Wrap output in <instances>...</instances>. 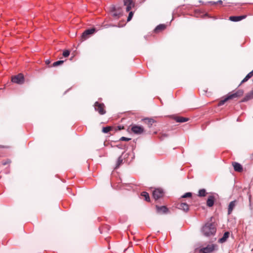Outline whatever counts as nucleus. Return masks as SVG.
I'll list each match as a JSON object with an SVG mask.
<instances>
[{
  "label": "nucleus",
  "mask_w": 253,
  "mask_h": 253,
  "mask_svg": "<svg viewBox=\"0 0 253 253\" xmlns=\"http://www.w3.org/2000/svg\"><path fill=\"white\" fill-rule=\"evenodd\" d=\"M94 106L95 110L100 115H104L105 114L106 111L105 110V105L103 103L96 102Z\"/></svg>",
  "instance_id": "7ed1b4c3"
},
{
  "label": "nucleus",
  "mask_w": 253,
  "mask_h": 253,
  "mask_svg": "<svg viewBox=\"0 0 253 253\" xmlns=\"http://www.w3.org/2000/svg\"><path fill=\"white\" fill-rule=\"evenodd\" d=\"M214 248L215 245H209L206 247L201 249L200 252L202 253H211L214 250Z\"/></svg>",
  "instance_id": "6e6552de"
},
{
  "label": "nucleus",
  "mask_w": 253,
  "mask_h": 253,
  "mask_svg": "<svg viewBox=\"0 0 253 253\" xmlns=\"http://www.w3.org/2000/svg\"><path fill=\"white\" fill-rule=\"evenodd\" d=\"M163 195V191L161 189H155L153 192V196L155 200L162 198Z\"/></svg>",
  "instance_id": "1a4fd4ad"
},
{
  "label": "nucleus",
  "mask_w": 253,
  "mask_h": 253,
  "mask_svg": "<svg viewBox=\"0 0 253 253\" xmlns=\"http://www.w3.org/2000/svg\"><path fill=\"white\" fill-rule=\"evenodd\" d=\"M235 203H236V201H234L231 202L229 203V206H228V214H230L231 213L234 208L235 206Z\"/></svg>",
  "instance_id": "aec40b11"
},
{
  "label": "nucleus",
  "mask_w": 253,
  "mask_h": 253,
  "mask_svg": "<svg viewBox=\"0 0 253 253\" xmlns=\"http://www.w3.org/2000/svg\"><path fill=\"white\" fill-rule=\"evenodd\" d=\"M253 76V70L250 72L246 77L242 81L241 83H244L247 82L249 79Z\"/></svg>",
  "instance_id": "4be33fe9"
},
{
  "label": "nucleus",
  "mask_w": 253,
  "mask_h": 253,
  "mask_svg": "<svg viewBox=\"0 0 253 253\" xmlns=\"http://www.w3.org/2000/svg\"><path fill=\"white\" fill-rule=\"evenodd\" d=\"M141 196L142 197H143L146 201H147V202L150 201V197H149V194L147 192H142L141 194Z\"/></svg>",
  "instance_id": "5701e85b"
},
{
  "label": "nucleus",
  "mask_w": 253,
  "mask_h": 253,
  "mask_svg": "<svg viewBox=\"0 0 253 253\" xmlns=\"http://www.w3.org/2000/svg\"><path fill=\"white\" fill-rule=\"evenodd\" d=\"M216 231L214 224L212 223H206L202 228V232L206 236L213 235Z\"/></svg>",
  "instance_id": "f257e3e1"
},
{
  "label": "nucleus",
  "mask_w": 253,
  "mask_h": 253,
  "mask_svg": "<svg viewBox=\"0 0 253 253\" xmlns=\"http://www.w3.org/2000/svg\"><path fill=\"white\" fill-rule=\"evenodd\" d=\"M178 208L185 211L189 210V206L185 203H181L177 205Z\"/></svg>",
  "instance_id": "dca6fc26"
},
{
  "label": "nucleus",
  "mask_w": 253,
  "mask_h": 253,
  "mask_svg": "<svg viewBox=\"0 0 253 253\" xmlns=\"http://www.w3.org/2000/svg\"><path fill=\"white\" fill-rule=\"evenodd\" d=\"M247 16L246 15H242V16H230L229 17V20L234 21V22H237L243 19H245Z\"/></svg>",
  "instance_id": "4468645a"
},
{
  "label": "nucleus",
  "mask_w": 253,
  "mask_h": 253,
  "mask_svg": "<svg viewBox=\"0 0 253 253\" xmlns=\"http://www.w3.org/2000/svg\"><path fill=\"white\" fill-rule=\"evenodd\" d=\"M112 127L108 126L106 127H104L102 128V132L106 133H108L109 131H110L111 130H112Z\"/></svg>",
  "instance_id": "bb28decb"
},
{
  "label": "nucleus",
  "mask_w": 253,
  "mask_h": 253,
  "mask_svg": "<svg viewBox=\"0 0 253 253\" xmlns=\"http://www.w3.org/2000/svg\"><path fill=\"white\" fill-rule=\"evenodd\" d=\"M168 136H169V135L167 133H164L162 132L160 133L159 137L160 138V139L164 140L166 138L168 137Z\"/></svg>",
  "instance_id": "393cba45"
},
{
  "label": "nucleus",
  "mask_w": 253,
  "mask_h": 253,
  "mask_svg": "<svg viewBox=\"0 0 253 253\" xmlns=\"http://www.w3.org/2000/svg\"><path fill=\"white\" fill-rule=\"evenodd\" d=\"M6 164H7V163H4L3 164V165H6Z\"/></svg>",
  "instance_id": "c9c22d12"
},
{
  "label": "nucleus",
  "mask_w": 253,
  "mask_h": 253,
  "mask_svg": "<svg viewBox=\"0 0 253 253\" xmlns=\"http://www.w3.org/2000/svg\"><path fill=\"white\" fill-rule=\"evenodd\" d=\"M222 3V1L221 0H218L217 2H214V3Z\"/></svg>",
  "instance_id": "72a5a7b5"
},
{
  "label": "nucleus",
  "mask_w": 253,
  "mask_h": 253,
  "mask_svg": "<svg viewBox=\"0 0 253 253\" xmlns=\"http://www.w3.org/2000/svg\"><path fill=\"white\" fill-rule=\"evenodd\" d=\"M112 16L115 18H119L122 15V9L120 8H112L111 11Z\"/></svg>",
  "instance_id": "423d86ee"
},
{
  "label": "nucleus",
  "mask_w": 253,
  "mask_h": 253,
  "mask_svg": "<svg viewBox=\"0 0 253 253\" xmlns=\"http://www.w3.org/2000/svg\"><path fill=\"white\" fill-rule=\"evenodd\" d=\"M244 91L243 90H238L236 92L228 95L224 99L220 100L218 103V106L223 105L227 101L235 98H238L243 95Z\"/></svg>",
  "instance_id": "f03ea898"
},
{
  "label": "nucleus",
  "mask_w": 253,
  "mask_h": 253,
  "mask_svg": "<svg viewBox=\"0 0 253 253\" xmlns=\"http://www.w3.org/2000/svg\"><path fill=\"white\" fill-rule=\"evenodd\" d=\"M173 119L176 122L178 123H184L189 120V118L183 117L181 116H174L172 117Z\"/></svg>",
  "instance_id": "9b49d317"
},
{
  "label": "nucleus",
  "mask_w": 253,
  "mask_h": 253,
  "mask_svg": "<svg viewBox=\"0 0 253 253\" xmlns=\"http://www.w3.org/2000/svg\"><path fill=\"white\" fill-rule=\"evenodd\" d=\"M95 31L96 29L95 28H91L85 30L81 37L82 41H84L87 39L90 35L94 34Z\"/></svg>",
  "instance_id": "20e7f679"
},
{
  "label": "nucleus",
  "mask_w": 253,
  "mask_h": 253,
  "mask_svg": "<svg viewBox=\"0 0 253 253\" xmlns=\"http://www.w3.org/2000/svg\"><path fill=\"white\" fill-rule=\"evenodd\" d=\"M133 12L130 11L129 13L128 16L127 17V21H129L131 19V18L133 16Z\"/></svg>",
  "instance_id": "2f4dec72"
},
{
  "label": "nucleus",
  "mask_w": 253,
  "mask_h": 253,
  "mask_svg": "<svg viewBox=\"0 0 253 253\" xmlns=\"http://www.w3.org/2000/svg\"><path fill=\"white\" fill-rule=\"evenodd\" d=\"M156 207L157 212L159 213H166L168 211V209L166 206H156Z\"/></svg>",
  "instance_id": "f8f14e48"
},
{
  "label": "nucleus",
  "mask_w": 253,
  "mask_h": 253,
  "mask_svg": "<svg viewBox=\"0 0 253 253\" xmlns=\"http://www.w3.org/2000/svg\"><path fill=\"white\" fill-rule=\"evenodd\" d=\"M166 28V25L165 24H160L156 27L155 29V32L156 33H159L164 30Z\"/></svg>",
  "instance_id": "6ab92c4d"
},
{
  "label": "nucleus",
  "mask_w": 253,
  "mask_h": 253,
  "mask_svg": "<svg viewBox=\"0 0 253 253\" xmlns=\"http://www.w3.org/2000/svg\"><path fill=\"white\" fill-rule=\"evenodd\" d=\"M229 234L230 233L229 232H225L223 237L219 239V242L221 243L225 242L227 240V238L229 237Z\"/></svg>",
  "instance_id": "412c9836"
},
{
  "label": "nucleus",
  "mask_w": 253,
  "mask_h": 253,
  "mask_svg": "<svg viewBox=\"0 0 253 253\" xmlns=\"http://www.w3.org/2000/svg\"><path fill=\"white\" fill-rule=\"evenodd\" d=\"M234 170L238 172H241L243 170V167L239 163L234 162L232 164Z\"/></svg>",
  "instance_id": "2eb2a0df"
},
{
  "label": "nucleus",
  "mask_w": 253,
  "mask_h": 253,
  "mask_svg": "<svg viewBox=\"0 0 253 253\" xmlns=\"http://www.w3.org/2000/svg\"><path fill=\"white\" fill-rule=\"evenodd\" d=\"M143 123L148 125L149 127H151L152 125L156 122V121L152 118H145L142 120Z\"/></svg>",
  "instance_id": "ddd939ff"
},
{
  "label": "nucleus",
  "mask_w": 253,
  "mask_h": 253,
  "mask_svg": "<svg viewBox=\"0 0 253 253\" xmlns=\"http://www.w3.org/2000/svg\"><path fill=\"white\" fill-rule=\"evenodd\" d=\"M70 54V51L68 50H65L63 52V56L67 57H68Z\"/></svg>",
  "instance_id": "7c9ffc66"
},
{
  "label": "nucleus",
  "mask_w": 253,
  "mask_h": 253,
  "mask_svg": "<svg viewBox=\"0 0 253 253\" xmlns=\"http://www.w3.org/2000/svg\"><path fill=\"white\" fill-rule=\"evenodd\" d=\"M252 98H253V90H252L249 93H248L241 101L245 102Z\"/></svg>",
  "instance_id": "a211bd4d"
},
{
  "label": "nucleus",
  "mask_w": 253,
  "mask_h": 253,
  "mask_svg": "<svg viewBox=\"0 0 253 253\" xmlns=\"http://www.w3.org/2000/svg\"><path fill=\"white\" fill-rule=\"evenodd\" d=\"M214 197L213 196H210L209 197L207 201V205L208 207H211L214 204Z\"/></svg>",
  "instance_id": "f3484780"
},
{
  "label": "nucleus",
  "mask_w": 253,
  "mask_h": 253,
  "mask_svg": "<svg viewBox=\"0 0 253 253\" xmlns=\"http://www.w3.org/2000/svg\"><path fill=\"white\" fill-rule=\"evenodd\" d=\"M131 131L135 134H141L144 131L143 127L137 125H133L131 128Z\"/></svg>",
  "instance_id": "0eeeda50"
},
{
  "label": "nucleus",
  "mask_w": 253,
  "mask_h": 253,
  "mask_svg": "<svg viewBox=\"0 0 253 253\" xmlns=\"http://www.w3.org/2000/svg\"><path fill=\"white\" fill-rule=\"evenodd\" d=\"M123 160L121 156L119 157L118 159V161H117V164H116V166L115 167V169H117L119 167V166L122 165V164L123 163Z\"/></svg>",
  "instance_id": "a878e982"
},
{
  "label": "nucleus",
  "mask_w": 253,
  "mask_h": 253,
  "mask_svg": "<svg viewBox=\"0 0 253 253\" xmlns=\"http://www.w3.org/2000/svg\"><path fill=\"white\" fill-rule=\"evenodd\" d=\"M45 62H46V63L47 64H49L50 61H49V60H46Z\"/></svg>",
  "instance_id": "f704fd0d"
},
{
  "label": "nucleus",
  "mask_w": 253,
  "mask_h": 253,
  "mask_svg": "<svg viewBox=\"0 0 253 253\" xmlns=\"http://www.w3.org/2000/svg\"><path fill=\"white\" fill-rule=\"evenodd\" d=\"M63 63H64V61L59 60V61L54 62L52 64V66L55 67V66H57L58 65H60L62 64Z\"/></svg>",
  "instance_id": "cd10ccee"
},
{
  "label": "nucleus",
  "mask_w": 253,
  "mask_h": 253,
  "mask_svg": "<svg viewBox=\"0 0 253 253\" xmlns=\"http://www.w3.org/2000/svg\"><path fill=\"white\" fill-rule=\"evenodd\" d=\"M118 130H122V129H124V127L123 126H118Z\"/></svg>",
  "instance_id": "473e14b6"
},
{
  "label": "nucleus",
  "mask_w": 253,
  "mask_h": 253,
  "mask_svg": "<svg viewBox=\"0 0 253 253\" xmlns=\"http://www.w3.org/2000/svg\"><path fill=\"white\" fill-rule=\"evenodd\" d=\"M11 81L18 84H22L24 82V78L22 74H19L17 76L13 77Z\"/></svg>",
  "instance_id": "39448f33"
},
{
  "label": "nucleus",
  "mask_w": 253,
  "mask_h": 253,
  "mask_svg": "<svg viewBox=\"0 0 253 253\" xmlns=\"http://www.w3.org/2000/svg\"><path fill=\"white\" fill-rule=\"evenodd\" d=\"M130 140H131L130 138H127L124 136H123L120 138V141H128Z\"/></svg>",
  "instance_id": "c756f323"
},
{
  "label": "nucleus",
  "mask_w": 253,
  "mask_h": 253,
  "mask_svg": "<svg viewBox=\"0 0 253 253\" xmlns=\"http://www.w3.org/2000/svg\"><path fill=\"white\" fill-rule=\"evenodd\" d=\"M124 4L126 6V11H129L134 6L132 0H124Z\"/></svg>",
  "instance_id": "9d476101"
},
{
  "label": "nucleus",
  "mask_w": 253,
  "mask_h": 253,
  "mask_svg": "<svg viewBox=\"0 0 253 253\" xmlns=\"http://www.w3.org/2000/svg\"><path fill=\"white\" fill-rule=\"evenodd\" d=\"M192 196V193L190 192H187L185 193L184 195L181 196V198H189L191 197Z\"/></svg>",
  "instance_id": "c85d7f7f"
},
{
  "label": "nucleus",
  "mask_w": 253,
  "mask_h": 253,
  "mask_svg": "<svg viewBox=\"0 0 253 253\" xmlns=\"http://www.w3.org/2000/svg\"><path fill=\"white\" fill-rule=\"evenodd\" d=\"M206 191L205 189H200L198 192V196L199 197H205L206 195Z\"/></svg>",
  "instance_id": "b1692460"
}]
</instances>
